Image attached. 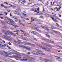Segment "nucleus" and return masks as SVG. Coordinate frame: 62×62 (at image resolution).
I'll return each instance as SVG.
<instances>
[{
    "instance_id": "f257e3e1",
    "label": "nucleus",
    "mask_w": 62,
    "mask_h": 62,
    "mask_svg": "<svg viewBox=\"0 0 62 62\" xmlns=\"http://www.w3.org/2000/svg\"><path fill=\"white\" fill-rule=\"evenodd\" d=\"M13 51L10 50H8V52L10 53H11V54H16V55H17L18 56H21V55L17 54V53H19L18 52L14 50H13Z\"/></svg>"
},
{
    "instance_id": "f03ea898",
    "label": "nucleus",
    "mask_w": 62,
    "mask_h": 62,
    "mask_svg": "<svg viewBox=\"0 0 62 62\" xmlns=\"http://www.w3.org/2000/svg\"><path fill=\"white\" fill-rule=\"evenodd\" d=\"M0 54L1 55H4V56H5L4 54H5V55L6 56L8 55V54H7V52H6L5 51H2L1 50H0Z\"/></svg>"
},
{
    "instance_id": "7ed1b4c3",
    "label": "nucleus",
    "mask_w": 62,
    "mask_h": 62,
    "mask_svg": "<svg viewBox=\"0 0 62 62\" xmlns=\"http://www.w3.org/2000/svg\"><path fill=\"white\" fill-rule=\"evenodd\" d=\"M2 32H4L5 35H10L9 33H8L7 32H8V33H9V31H6L4 30H2Z\"/></svg>"
},
{
    "instance_id": "20e7f679",
    "label": "nucleus",
    "mask_w": 62,
    "mask_h": 62,
    "mask_svg": "<svg viewBox=\"0 0 62 62\" xmlns=\"http://www.w3.org/2000/svg\"><path fill=\"white\" fill-rule=\"evenodd\" d=\"M42 40H43L44 41H46L47 42H49L50 40L49 39H45L43 38H42Z\"/></svg>"
},
{
    "instance_id": "39448f33",
    "label": "nucleus",
    "mask_w": 62,
    "mask_h": 62,
    "mask_svg": "<svg viewBox=\"0 0 62 62\" xmlns=\"http://www.w3.org/2000/svg\"><path fill=\"white\" fill-rule=\"evenodd\" d=\"M9 21H8V22L10 23H14V21L13 20L9 19Z\"/></svg>"
},
{
    "instance_id": "423d86ee",
    "label": "nucleus",
    "mask_w": 62,
    "mask_h": 62,
    "mask_svg": "<svg viewBox=\"0 0 62 62\" xmlns=\"http://www.w3.org/2000/svg\"><path fill=\"white\" fill-rule=\"evenodd\" d=\"M30 32H31V33H32V34H34V35H36L37 34V32L35 31H30Z\"/></svg>"
},
{
    "instance_id": "0eeeda50",
    "label": "nucleus",
    "mask_w": 62,
    "mask_h": 62,
    "mask_svg": "<svg viewBox=\"0 0 62 62\" xmlns=\"http://www.w3.org/2000/svg\"><path fill=\"white\" fill-rule=\"evenodd\" d=\"M16 13H18V12H21V9H17L16 10Z\"/></svg>"
},
{
    "instance_id": "6e6552de",
    "label": "nucleus",
    "mask_w": 62,
    "mask_h": 62,
    "mask_svg": "<svg viewBox=\"0 0 62 62\" xmlns=\"http://www.w3.org/2000/svg\"><path fill=\"white\" fill-rule=\"evenodd\" d=\"M14 42H15V43H17L18 44H21V43H22V42H20L19 41L18 42L15 40L14 41Z\"/></svg>"
},
{
    "instance_id": "1a4fd4ad",
    "label": "nucleus",
    "mask_w": 62,
    "mask_h": 62,
    "mask_svg": "<svg viewBox=\"0 0 62 62\" xmlns=\"http://www.w3.org/2000/svg\"><path fill=\"white\" fill-rule=\"evenodd\" d=\"M3 18L5 20H9V18L8 17H4Z\"/></svg>"
},
{
    "instance_id": "9d476101",
    "label": "nucleus",
    "mask_w": 62,
    "mask_h": 62,
    "mask_svg": "<svg viewBox=\"0 0 62 62\" xmlns=\"http://www.w3.org/2000/svg\"><path fill=\"white\" fill-rule=\"evenodd\" d=\"M35 50H37V51H38V52H41V53H42V51L39 49H35Z\"/></svg>"
},
{
    "instance_id": "9b49d317",
    "label": "nucleus",
    "mask_w": 62,
    "mask_h": 62,
    "mask_svg": "<svg viewBox=\"0 0 62 62\" xmlns=\"http://www.w3.org/2000/svg\"><path fill=\"white\" fill-rule=\"evenodd\" d=\"M23 15H24V18H25V17H27V15L26 14H25L24 13H23Z\"/></svg>"
},
{
    "instance_id": "f8f14e48",
    "label": "nucleus",
    "mask_w": 62,
    "mask_h": 62,
    "mask_svg": "<svg viewBox=\"0 0 62 62\" xmlns=\"http://www.w3.org/2000/svg\"><path fill=\"white\" fill-rule=\"evenodd\" d=\"M41 27H42V28H45V29H46L47 28V27L45 26H41Z\"/></svg>"
},
{
    "instance_id": "ddd939ff",
    "label": "nucleus",
    "mask_w": 62,
    "mask_h": 62,
    "mask_svg": "<svg viewBox=\"0 0 62 62\" xmlns=\"http://www.w3.org/2000/svg\"><path fill=\"white\" fill-rule=\"evenodd\" d=\"M11 18H13V19H17L15 16H12Z\"/></svg>"
},
{
    "instance_id": "4468645a",
    "label": "nucleus",
    "mask_w": 62,
    "mask_h": 62,
    "mask_svg": "<svg viewBox=\"0 0 62 62\" xmlns=\"http://www.w3.org/2000/svg\"><path fill=\"white\" fill-rule=\"evenodd\" d=\"M23 44L24 45H26V44H27V42H25V41H24L23 42Z\"/></svg>"
},
{
    "instance_id": "2eb2a0df",
    "label": "nucleus",
    "mask_w": 62,
    "mask_h": 62,
    "mask_svg": "<svg viewBox=\"0 0 62 62\" xmlns=\"http://www.w3.org/2000/svg\"><path fill=\"white\" fill-rule=\"evenodd\" d=\"M45 50H46V51H51V50L49 49V48H46Z\"/></svg>"
},
{
    "instance_id": "dca6fc26",
    "label": "nucleus",
    "mask_w": 62,
    "mask_h": 62,
    "mask_svg": "<svg viewBox=\"0 0 62 62\" xmlns=\"http://www.w3.org/2000/svg\"><path fill=\"white\" fill-rule=\"evenodd\" d=\"M26 50H27L31 51V49L27 47Z\"/></svg>"
},
{
    "instance_id": "f3484780",
    "label": "nucleus",
    "mask_w": 62,
    "mask_h": 62,
    "mask_svg": "<svg viewBox=\"0 0 62 62\" xmlns=\"http://www.w3.org/2000/svg\"><path fill=\"white\" fill-rule=\"evenodd\" d=\"M44 60H45V61H49V60L48 59H43Z\"/></svg>"
},
{
    "instance_id": "a211bd4d",
    "label": "nucleus",
    "mask_w": 62,
    "mask_h": 62,
    "mask_svg": "<svg viewBox=\"0 0 62 62\" xmlns=\"http://www.w3.org/2000/svg\"><path fill=\"white\" fill-rule=\"evenodd\" d=\"M39 54H41V55H45V53H39Z\"/></svg>"
},
{
    "instance_id": "6ab92c4d",
    "label": "nucleus",
    "mask_w": 62,
    "mask_h": 62,
    "mask_svg": "<svg viewBox=\"0 0 62 62\" xmlns=\"http://www.w3.org/2000/svg\"><path fill=\"white\" fill-rule=\"evenodd\" d=\"M26 35H28V36H31V33H30V34H29L28 33H25Z\"/></svg>"
},
{
    "instance_id": "aec40b11",
    "label": "nucleus",
    "mask_w": 62,
    "mask_h": 62,
    "mask_svg": "<svg viewBox=\"0 0 62 62\" xmlns=\"http://www.w3.org/2000/svg\"><path fill=\"white\" fill-rule=\"evenodd\" d=\"M45 45H46V46H48L49 47H50V48H52V46H50L49 45H48L47 44Z\"/></svg>"
},
{
    "instance_id": "412c9836",
    "label": "nucleus",
    "mask_w": 62,
    "mask_h": 62,
    "mask_svg": "<svg viewBox=\"0 0 62 62\" xmlns=\"http://www.w3.org/2000/svg\"><path fill=\"white\" fill-rule=\"evenodd\" d=\"M46 37H47L48 38H49L50 37V36L47 35V34H46Z\"/></svg>"
},
{
    "instance_id": "4be33fe9",
    "label": "nucleus",
    "mask_w": 62,
    "mask_h": 62,
    "mask_svg": "<svg viewBox=\"0 0 62 62\" xmlns=\"http://www.w3.org/2000/svg\"><path fill=\"white\" fill-rule=\"evenodd\" d=\"M13 56L14 57V58H15V57H16V58H18V56L17 55V56H16V55H13Z\"/></svg>"
},
{
    "instance_id": "5701e85b",
    "label": "nucleus",
    "mask_w": 62,
    "mask_h": 62,
    "mask_svg": "<svg viewBox=\"0 0 62 62\" xmlns=\"http://www.w3.org/2000/svg\"><path fill=\"white\" fill-rule=\"evenodd\" d=\"M51 14H53V15L52 16H53L54 17H55V16L56 15L55 14H54L53 13H51Z\"/></svg>"
},
{
    "instance_id": "b1692460",
    "label": "nucleus",
    "mask_w": 62,
    "mask_h": 62,
    "mask_svg": "<svg viewBox=\"0 0 62 62\" xmlns=\"http://www.w3.org/2000/svg\"><path fill=\"white\" fill-rule=\"evenodd\" d=\"M31 20L33 21H35V20L33 19V18L32 17H31Z\"/></svg>"
},
{
    "instance_id": "393cba45",
    "label": "nucleus",
    "mask_w": 62,
    "mask_h": 62,
    "mask_svg": "<svg viewBox=\"0 0 62 62\" xmlns=\"http://www.w3.org/2000/svg\"><path fill=\"white\" fill-rule=\"evenodd\" d=\"M50 18L52 19V20L54 21V18L52 17H50Z\"/></svg>"
},
{
    "instance_id": "a878e982",
    "label": "nucleus",
    "mask_w": 62,
    "mask_h": 62,
    "mask_svg": "<svg viewBox=\"0 0 62 62\" xmlns=\"http://www.w3.org/2000/svg\"><path fill=\"white\" fill-rule=\"evenodd\" d=\"M41 48L42 49H44L45 50V49H46V48H44V47L42 46H41Z\"/></svg>"
},
{
    "instance_id": "bb28decb",
    "label": "nucleus",
    "mask_w": 62,
    "mask_h": 62,
    "mask_svg": "<svg viewBox=\"0 0 62 62\" xmlns=\"http://www.w3.org/2000/svg\"><path fill=\"white\" fill-rule=\"evenodd\" d=\"M60 57H58V58H56V59L57 60H59H59H60Z\"/></svg>"
},
{
    "instance_id": "cd10ccee",
    "label": "nucleus",
    "mask_w": 62,
    "mask_h": 62,
    "mask_svg": "<svg viewBox=\"0 0 62 62\" xmlns=\"http://www.w3.org/2000/svg\"><path fill=\"white\" fill-rule=\"evenodd\" d=\"M10 33L11 34V35H13V36H15L14 35V34L12 32H10Z\"/></svg>"
},
{
    "instance_id": "c85d7f7f",
    "label": "nucleus",
    "mask_w": 62,
    "mask_h": 62,
    "mask_svg": "<svg viewBox=\"0 0 62 62\" xmlns=\"http://www.w3.org/2000/svg\"><path fill=\"white\" fill-rule=\"evenodd\" d=\"M33 39H34V40H36V41H38L37 40V39H36V38H33Z\"/></svg>"
},
{
    "instance_id": "c756f323",
    "label": "nucleus",
    "mask_w": 62,
    "mask_h": 62,
    "mask_svg": "<svg viewBox=\"0 0 62 62\" xmlns=\"http://www.w3.org/2000/svg\"><path fill=\"white\" fill-rule=\"evenodd\" d=\"M54 22H58V21H57V20H56V19H54Z\"/></svg>"
},
{
    "instance_id": "7c9ffc66",
    "label": "nucleus",
    "mask_w": 62,
    "mask_h": 62,
    "mask_svg": "<svg viewBox=\"0 0 62 62\" xmlns=\"http://www.w3.org/2000/svg\"><path fill=\"white\" fill-rule=\"evenodd\" d=\"M13 26H14L15 27V28H17V27H18V26H17V25H13Z\"/></svg>"
},
{
    "instance_id": "2f4dec72",
    "label": "nucleus",
    "mask_w": 62,
    "mask_h": 62,
    "mask_svg": "<svg viewBox=\"0 0 62 62\" xmlns=\"http://www.w3.org/2000/svg\"><path fill=\"white\" fill-rule=\"evenodd\" d=\"M36 45H37V46H38V47H40V48H41V47L42 46H39L38 44H37Z\"/></svg>"
},
{
    "instance_id": "473e14b6",
    "label": "nucleus",
    "mask_w": 62,
    "mask_h": 62,
    "mask_svg": "<svg viewBox=\"0 0 62 62\" xmlns=\"http://www.w3.org/2000/svg\"><path fill=\"white\" fill-rule=\"evenodd\" d=\"M27 45H31V44L30 43H27Z\"/></svg>"
},
{
    "instance_id": "72a5a7b5",
    "label": "nucleus",
    "mask_w": 62,
    "mask_h": 62,
    "mask_svg": "<svg viewBox=\"0 0 62 62\" xmlns=\"http://www.w3.org/2000/svg\"><path fill=\"white\" fill-rule=\"evenodd\" d=\"M16 31L17 32H19L20 31H19V30L18 29H17L16 30Z\"/></svg>"
},
{
    "instance_id": "f704fd0d",
    "label": "nucleus",
    "mask_w": 62,
    "mask_h": 62,
    "mask_svg": "<svg viewBox=\"0 0 62 62\" xmlns=\"http://www.w3.org/2000/svg\"><path fill=\"white\" fill-rule=\"evenodd\" d=\"M23 48H25V49L26 50V49H27V47H26V46H23Z\"/></svg>"
},
{
    "instance_id": "c9c22d12",
    "label": "nucleus",
    "mask_w": 62,
    "mask_h": 62,
    "mask_svg": "<svg viewBox=\"0 0 62 62\" xmlns=\"http://www.w3.org/2000/svg\"><path fill=\"white\" fill-rule=\"evenodd\" d=\"M49 42H52V43H54V42L53 41H51V40H50Z\"/></svg>"
},
{
    "instance_id": "e433bc0d",
    "label": "nucleus",
    "mask_w": 62,
    "mask_h": 62,
    "mask_svg": "<svg viewBox=\"0 0 62 62\" xmlns=\"http://www.w3.org/2000/svg\"><path fill=\"white\" fill-rule=\"evenodd\" d=\"M1 23H3V24H5V22H4L3 21H1Z\"/></svg>"
},
{
    "instance_id": "4c0bfd02",
    "label": "nucleus",
    "mask_w": 62,
    "mask_h": 62,
    "mask_svg": "<svg viewBox=\"0 0 62 62\" xmlns=\"http://www.w3.org/2000/svg\"><path fill=\"white\" fill-rule=\"evenodd\" d=\"M36 30L37 31H38L39 32H41V31H40V30H39L38 29H36Z\"/></svg>"
},
{
    "instance_id": "58836bf2",
    "label": "nucleus",
    "mask_w": 62,
    "mask_h": 62,
    "mask_svg": "<svg viewBox=\"0 0 62 62\" xmlns=\"http://www.w3.org/2000/svg\"><path fill=\"white\" fill-rule=\"evenodd\" d=\"M56 46L58 47H59V48H60V47H61V46H59L58 45H56Z\"/></svg>"
},
{
    "instance_id": "ea45409f",
    "label": "nucleus",
    "mask_w": 62,
    "mask_h": 62,
    "mask_svg": "<svg viewBox=\"0 0 62 62\" xmlns=\"http://www.w3.org/2000/svg\"><path fill=\"white\" fill-rule=\"evenodd\" d=\"M24 36H25V37H28V36H27V35H26L24 34Z\"/></svg>"
},
{
    "instance_id": "a19ab883",
    "label": "nucleus",
    "mask_w": 62,
    "mask_h": 62,
    "mask_svg": "<svg viewBox=\"0 0 62 62\" xmlns=\"http://www.w3.org/2000/svg\"><path fill=\"white\" fill-rule=\"evenodd\" d=\"M7 47H8V49H11V48H10V47L9 46H7Z\"/></svg>"
},
{
    "instance_id": "79ce46f5",
    "label": "nucleus",
    "mask_w": 62,
    "mask_h": 62,
    "mask_svg": "<svg viewBox=\"0 0 62 62\" xmlns=\"http://www.w3.org/2000/svg\"><path fill=\"white\" fill-rule=\"evenodd\" d=\"M53 28H54V26H51V29H53Z\"/></svg>"
},
{
    "instance_id": "37998d69",
    "label": "nucleus",
    "mask_w": 62,
    "mask_h": 62,
    "mask_svg": "<svg viewBox=\"0 0 62 62\" xmlns=\"http://www.w3.org/2000/svg\"><path fill=\"white\" fill-rule=\"evenodd\" d=\"M53 28V29H57L58 28L56 27H54Z\"/></svg>"
},
{
    "instance_id": "c03bdc74",
    "label": "nucleus",
    "mask_w": 62,
    "mask_h": 62,
    "mask_svg": "<svg viewBox=\"0 0 62 62\" xmlns=\"http://www.w3.org/2000/svg\"><path fill=\"white\" fill-rule=\"evenodd\" d=\"M49 3L47 2V3H46V5H47V6H48L49 4Z\"/></svg>"
},
{
    "instance_id": "a18cd8bd",
    "label": "nucleus",
    "mask_w": 62,
    "mask_h": 62,
    "mask_svg": "<svg viewBox=\"0 0 62 62\" xmlns=\"http://www.w3.org/2000/svg\"><path fill=\"white\" fill-rule=\"evenodd\" d=\"M4 8H6V9H7L8 8H7V7L5 6H4V7H3Z\"/></svg>"
},
{
    "instance_id": "49530a36",
    "label": "nucleus",
    "mask_w": 62,
    "mask_h": 62,
    "mask_svg": "<svg viewBox=\"0 0 62 62\" xmlns=\"http://www.w3.org/2000/svg\"><path fill=\"white\" fill-rule=\"evenodd\" d=\"M46 29L48 32H49V29L47 28Z\"/></svg>"
},
{
    "instance_id": "de8ad7c7",
    "label": "nucleus",
    "mask_w": 62,
    "mask_h": 62,
    "mask_svg": "<svg viewBox=\"0 0 62 62\" xmlns=\"http://www.w3.org/2000/svg\"><path fill=\"white\" fill-rule=\"evenodd\" d=\"M14 45L16 46H18V45L16 44H15Z\"/></svg>"
},
{
    "instance_id": "09e8293b",
    "label": "nucleus",
    "mask_w": 62,
    "mask_h": 62,
    "mask_svg": "<svg viewBox=\"0 0 62 62\" xmlns=\"http://www.w3.org/2000/svg\"><path fill=\"white\" fill-rule=\"evenodd\" d=\"M31 46H35V45H34V44H31Z\"/></svg>"
},
{
    "instance_id": "8fccbe9b",
    "label": "nucleus",
    "mask_w": 62,
    "mask_h": 62,
    "mask_svg": "<svg viewBox=\"0 0 62 62\" xmlns=\"http://www.w3.org/2000/svg\"><path fill=\"white\" fill-rule=\"evenodd\" d=\"M20 61H23V59H20Z\"/></svg>"
},
{
    "instance_id": "3c124183",
    "label": "nucleus",
    "mask_w": 62,
    "mask_h": 62,
    "mask_svg": "<svg viewBox=\"0 0 62 62\" xmlns=\"http://www.w3.org/2000/svg\"><path fill=\"white\" fill-rule=\"evenodd\" d=\"M55 33H56V34H57V33H59V32L55 31Z\"/></svg>"
},
{
    "instance_id": "603ef678",
    "label": "nucleus",
    "mask_w": 62,
    "mask_h": 62,
    "mask_svg": "<svg viewBox=\"0 0 62 62\" xmlns=\"http://www.w3.org/2000/svg\"><path fill=\"white\" fill-rule=\"evenodd\" d=\"M59 61H62V59H60V60Z\"/></svg>"
},
{
    "instance_id": "864d4df0",
    "label": "nucleus",
    "mask_w": 62,
    "mask_h": 62,
    "mask_svg": "<svg viewBox=\"0 0 62 62\" xmlns=\"http://www.w3.org/2000/svg\"><path fill=\"white\" fill-rule=\"evenodd\" d=\"M17 14V15H21V14L19 13H18Z\"/></svg>"
},
{
    "instance_id": "5fc2aeb1",
    "label": "nucleus",
    "mask_w": 62,
    "mask_h": 62,
    "mask_svg": "<svg viewBox=\"0 0 62 62\" xmlns=\"http://www.w3.org/2000/svg\"><path fill=\"white\" fill-rule=\"evenodd\" d=\"M19 47H23V46H20V45H19Z\"/></svg>"
},
{
    "instance_id": "6e6d98bb",
    "label": "nucleus",
    "mask_w": 62,
    "mask_h": 62,
    "mask_svg": "<svg viewBox=\"0 0 62 62\" xmlns=\"http://www.w3.org/2000/svg\"><path fill=\"white\" fill-rule=\"evenodd\" d=\"M0 46H1V47H3V45L1 44H0Z\"/></svg>"
},
{
    "instance_id": "4d7b16f0",
    "label": "nucleus",
    "mask_w": 62,
    "mask_h": 62,
    "mask_svg": "<svg viewBox=\"0 0 62 62\" xmlns=\"http://www.w3.org/2000/svg\"><path fill=\"white\" fill-rule=\"evenodd\" d=\"M39 59L40 60H42V58H40Z\"/></svg>"
},
{
    "instance_id": "13d9d810",
    "label": "nucleus",
    "mask_w": 62,
    "mask_h": 62,
    "mask_svg": "<svg viewBox=\"0 0 62 62\" xmlns=\"http://www.w3.org/2000/svg\"><path fill=\"white\" fill-rule=\"evenodd\" d=\"M4 38H5V39H8V38L6 37H4Z\"/></svg>"
},
{
    "instance_id": "bf43d9fd",
    "label": "nucleus",
    "mask_w": 62,
    "mask_h": 62,
    "mask_svg": "<svg viewBox=\"0 0 62 62\" xmlns=\"http://www.w3.org/2000/svg\"><path fill=\"white\" fill-rule=\"evenodd\" d=\"M10 16L11 17H12V15H11V13H10Z\"/></svg>"
},
{
    "instance_id": "052dcab7",
    "label": "nucleus",
    "mask_w": 62,
    "mask_h": 62,
    "mask_svg": "<svg viewBox=\"0 0 62 62\" xmlns=\"http://www.w3.org/2000/svg\"><path fill=\"white\" fill-rule=\"evenodd\" d=\"M59 17H60V18H61V15L59 14Z\"/></svg>"
},
{
    "instance_id": "680f3d73",
    "label": "nucleus",
    "mask_w": 62,
    "mask_h": 62,
    "mask_svg": "<svg viewBox=\"0 0 62 62\" xmlns=\"http://www.w3.org/2000/svg\"><path fill=\"white\" fill-rule=\"evenodd\" d=\"M4 5H3V4H1V7H4Z\"/></svg>"
},
{
    "instance_id": "e2e57ef3",
    "label": "nucleus",
    "mask_w": 62,
    "mask_h": 62,
    "mask_svg": "<svg viewBox=\"0 0 62 62\" xmlns=\"http://www.w3.org/2000/svg\"><path fill=\"white\" fill-rule=\"evenodd\" d=\"M27 54H31V53L30 52H28L27 53Z\"/></svg>"
},
{
    "instance_id": "0e129e2a",
    "label": "nucleus",
    "mask_w": 62,
    "mask_h": 62,
    "mask_svg": "<svg viewBox=\"0 0 62 62\" xmlns=\"http://www.w3.org/2000/svg\"><path fill=\"white\" fill-rule=\"evenodd\" d=\"M8 44L9 45H11V43H10V42H9Z\"/></svg>"
},
{
    "instance_id": "69168bd1",
    "label": "nucleus",
    "mask_w": 62,
    "mask_h": 62,
    "mask_svg": "<svg viewBox=\"0 0 62 62\" xmlns=\"http://www.w3.org/2000/svg\"><path fill=\"white\" fill-rule=\"evenodd\" d=\"M23 2H24V3H23V4H24V3H26V1H25V0H23Z\"/></svg>"
},
{
    "instance_id": "338daca9",
    "label": "nucleus",
    "mask_w": 62,
    "mask_h": 62,
    "mask_svg": "<svg viewBox=\"0 0 62 62\" xmlns=\"http://www.w3.org/2000/svg\"><path fill=\"white\" fill-rule=\"evenodd\" d=\"M36 54H39L40 53L39 52H36Z\"/></svg>"
},
{
    "instance_id": "774afa93",
    "label": "nucleus",
    "mask_w": 62,
    "mask_h": 62,
    "mask_svg": "<svg viewBox=\"0 0 62 62\" xmlns=\"http://www.w3.org/2000/svg\"><path fill=\"white\" fill-rule=\"evenodd\" d=\"M28 60L27 59H23V61H27Z\"/></svg>"
}]
</instances>
